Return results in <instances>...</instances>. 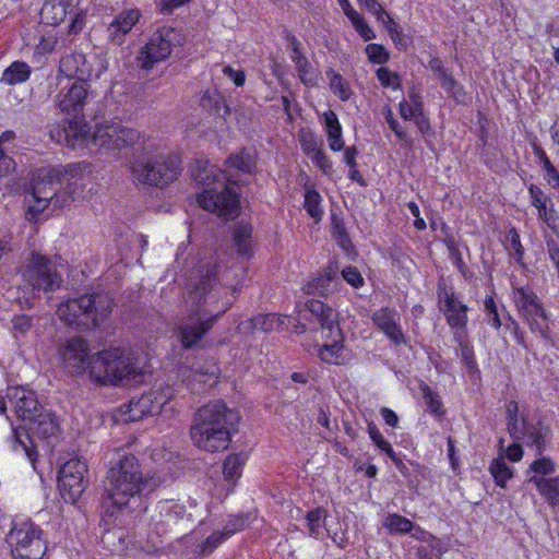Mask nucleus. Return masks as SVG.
I'll return each instance as SVG.
<instances>
[{"label": "nucleus", "instance_id": "1", "mask_svg": "<svg viewBox=\"0 0 559 559\" xmlns=\"http://www.w3.org/2000/svg\"><path fill=\"white\" fill-rule=\"evenodd\" d=\"M5 397L16 417L28 421V428H12L10 447L15 453L24 455L36 469L38 451L33 437L48 439L56 436L59 431L57 418L39 402L37 392L28 385H9Z\"/></svg>", "mask_w": 559, "mask_h": 559}, {"label": "nucleus", "instance_id": "2", "mask_svg": "<svg viewBox=\"0 0 559 559\" xmlns=\"http://www.w3.org/2000/svg\"><path fill=\"white\" fill-rule=\"evenodd\" d=\"M158 487L150 473H144L139 459L120 449L110 460L105 481V492L111 506L129 512H144L148 496Z\"/></svg>", "mask_w": 559, "mask_h": 559}, {"label": "nucleus", "instance_id": "3", "mask_svg": "<svg viewBox=\"0 0 559 559\" xmlns=\"http://www.w3.org/2000/svg\"><path fill=\"white\" fill-rule=\"evenodd\" d=\"M81 164H68L38 170L33 183L34 204L28 206L27 214L35 218L49 205L63 209L74 200V192L82 179Z\"/></svg>", "mask_w": 559, "mask_h": 559}, {"label": "nucleus", "instance_id": "4", "mask_svg": "<svg viewBox=\"0 0 559 559\" xmlns=\"http://www.w3.org/2000/svg\"><path fill=\"white\" fill-rule=\"evenodd\" d=\"M192 177L197 185L203 186V191L198 195L199 205L224 221H231L239 215L240 195L227 182L230 179L227 170L217 169L209 163H198L192 169Z\"/></svg>", "mask_w": 559, "mask_h": 559}, {"label": "nucleus", "instance_id": "5", "mask_svg": "<svg viewBox=\"0 0 559 559\" xmlns=\"http://www.w3.org/2000/svg\"><path fill=\"white\" fill-rule=\"evenodd\" d=\"M62 134L67 146L71 150L87 147L90 144L106 150H122L132 146L140 139L139 131L123 126L121 121L98 123L91 134L83 117H69Z\"/></svg>", "mask_w": 559, "mask_h": 559}, {"label": "nucleus", "instance_id": "6", "mask_svg": "<svg viewBox=\"0 0 559 559\" xmlns=\"http://www.w3.org/2000/svg\"><path fill=\"white\" fill-rule=\"evenodd\" d=\"M216 283V272L207 269L194 287L189 293V299L193 304L191 312L181 320L178 332L183 348L195 347L203 336L209 333L214 323L227 310V307L214 313L205 308L209 300L213 298L211 292Z\"/></svg>", "mask_w": 559, "mask_h": 559}, {"label": "nucleus", "instance_id": "7", "mask_svg": "<svg viewBox=\"0 0 559 559\" xmlns=\"http://www.w3.org/2000/svg\"><path fill=\"white\" fill-rule=\"evenodd\" d=\"M90 380L102 386H117L141 373L130 348L110 347L92 355L88 361Z\"/></svg>", "mask_w": 559, "mask_h": 559}, {"label": "nucleus", "instance_id": "8", "mask_svg": "<svg viewBox=\"0 0 559 559\" xmlns=\"http://www.w3.org/2000/svg\"><path fill=\"white\" fill-rule=\"evenodd\" d=\"M112 299L104 293L85 294L62 302L57 314L69 326L91 330L99 326L110 316Z\"/></svg>", "mask_w": 559, "mask_h": 559}, {"label": "nucleus", "instance_id": "9", "mask_svg": "<svg viewBox=\"0 0 559 559\" xmlns=\"http://www.w3.org/2000/svg\"><path fill=\"white\" fill-rule=\"evenodd\" d=\"M180 171L181 160L175 154L139 157L131 165L135 182L159 189L175 181Z\"/></svg>", "mask_w": 559, "mask_h": 559}, {"label": "nucleus", "instance_id": "10", "mask_svg": "<svg viewBox=\"0 0 559 559\" xmlns=\"http://www.w3.org/2000/svg\"><path fill=\"white\" fill-rule=\"evenodd\" d=\"M43 535L31 520L13 521L5 542L14 559H41L47 550Z\"/></svg>", "mask_w": 559, "mask_h": 559}, {"label": "nucleus", "instance_id": "11", "mask_svg": "<svg viewBox=\"0 0 559 559\" xmlns=\"http://www.w3.org/2000/svg\"><path fill=\"white\" fill-rule=\"evenodd\" d=\"M185 36L180 31L163 26L157 29L148 39L146 45L141 49L136 58L141 69L152 70L154 66L166 60L174 47L182 46Z\"/></svg>", "mask_w": 559, "mask_h": 559}, {"label": "nucleus", "instance_id": "12", "mask_svg": "<svg viewBox=\"0 0 559 559\" xmlns=\"http://www.w3.org/2000/svg\"><path fill=\"white\" fill-rule=\"evenodd\" d=\"M23 277L33 290L51 292L59 288L62 283V277L57 272L55 263L38 252L32 253Z\"/></svg>", "mask_w": 559, "mask_h": 559}, {"label": "nucleus", "instance_id": "13", "mask_svg": "<svg viewBox=\"0 0 559 559\" xmlns=\"http://www.w3.org/2000/svg\"><path fill=\"white\" fill-rule=\"evenodd\" d=\"M239 420L240 415L236 409L217 400L200 407L193 416L192 425L238 432Z\"/></svg>", "mask_w": 559, "mask_h": 559}, {"label": "nucleus", "instance_id": "14", "mask_svg": "<svg viewBox=\"0 0 559 559\" xmlns=\"http://www.w3.org/2000/svg\"><path fill=\"white\" fill-rule=\"evenodd\" d=\"M86 472V463L78 457L67 461L61 466L58 473V488L66 502H76L84 492L87 485L84 477Z\"/></svg>", "mask_w": 559, "mask_h": 559}, {"label": "nucleus", "instance_id": "15", "mask_svg": "<svg viewBox=\"0 0 559 559\" xmlns=\"http://www.w3.org/2000/svg\"><path fill=\"white\" fill-rule=\"evenodd\" d=\"M437 297L440 310L453 334L467 332L468 307L457 299L453 287L448 286L444 280H440L437 284Z\"/></svg>", "mask_w": 559, "mask_h": 559}, {"label": "nucleus", "instance_id": "16", "mask_svg": "<svg viewBox=\"0 0 559 559\" xmlns=\"http://www.w3.org/2000/svg\"><path fill=\"white\" fill-rule=\"evenodd\" d=\"M171 395L158 391H150L139 397H133L128 405L120 407L122 420L133 423L145 416H154L162 412Z\"/></svg>", "mask_w": 559, "mask_h": 559}, {"label": "nucleus", "instance_id": "17", "mask_svg": "<svg viewBox=\"0 0 559 559\" xmlns=\"http://www.w3.org/2000/svg\"><path fill=\"white\" fill-rule=\"evenodd\" d=\"M87 80H74L63 86L56 96V105L68 117H83V109L90 95Z\"/></svg>", "mask_w": 559, "mask_h": 559}, {"label": "nucleus", "instance_id": "18", "mask_svg": "<svg viewBox=\"0 0 559 559\" xmlns=\"http://www.w3.org/2000/svg\"><path fill=\"white\" fill-rule=\"evenodd\" d=\"M60 356L64 370L73 377L83 376L90 372L88 361V344L80 337L69 338L60 348Z\"/></svg>", "mask_w": 559, "mask_h": 559}, {"label": "nucleus", "instance_id": "19", "mask_svg": "<svg viewBox=\"0 0 559 559\" xmlns=\"http://www.w3.org/2000/svg\"><path fill=\"white\" fill-rule=\"evenodd\" d=\"M236 432L219 428L192 425L190 438L192 443L200 450L215 453L226 450L229 447L233 435Z\"/></svg>", "mask_w": 559, "mask_h": 559}, {"label": "nucleus", "instance_id": "20", "mask_svg": "<svg viewBox=\"0 0 559 559\" xmlns=\"http://www.w3.org/2000/svg\"><path fill=\"white\" fill-rule=\"evenodd\" d=\"M372 323L381 331L393 345H407L408 340L405 336L400 320V313L389 307H382L374 311L371 316Z\"/></svg>", "mask_w": 559, "mask_h": 559}, {"label": "nucleus", "instance_id": "21", "mask_svg": "<svg viewBox=\"0 0 559 559\" xmlns=\"http://www.w3.org/2000/svg\"><path fill=\"white\" fill-rule=\"evenodd\" d=\"M512 299L523 321H526L527 318L544 316L546 309L540 298L530 286H515L512 284Z\"/></svg>", "mask_w": 559, "mask_h": 559}, {"label": "nucleus", "instance_id": "22", "mask_svg": "<svg viewBox=\"0 0 559 559\" xmlns=\"http://www.w3.org/2000/svg\"><path fill=\"white\" fill-rule=\"evenodd\" d=\"M341 286L342 281L337 276V267L330 264L318 276L305 283L302 292L306 295H318L326 298L338 292Z\"/></svg>", "mask_w": 559, "mask_h": 559}, {"label": "nucleus", "instance_id": "23", "mask_svg": "<svg viewBox=\"0 0 559 559\" xmlns=\"http://www.w3.org/2000/svg\"><path fill=\"white\" fill-rule=\"evenodd\" d=\"M141 12L138 9L122 10L107 26V39L114 46H121L126 43V36L139 22Z\"/></svg>", "mask_w": 559, "mask_h": 559}, {"label": "nucleus", "instance_id": "24", "mask_svg": "<svg viewBox=\"0 0 559 559\" xmlns=\"http://www.w3.org/2000/svg\"><path fill=\"white\" fill-rule=\"evenodd\" d=\"M521 432L523 438L520 441H523L530 448H534L537 455H543L551 436L550 427L542 420L530 423L526 418H523V429Z\"/></svg>", "mask_w": 559, "mask_h": 559}, {"label": "nucleus", "instance_id": "25", "mask_svg": "<svg viewBox=\"0 0 559 559\" xmlns=\"http://www.w3.org/2000/svg\"><path fill=\"white\" fill-rule=\"evenodd\" d=\"M59 73L68 79L88 81L92 75V66L83 53L71 52L61 58Z\"/></svg>", "mask_w": 559, "mask_h": 559}, {"label": "nucleus", "instance_id": "26", "mask_svg": "<svg viewBox=\"0 0 559 559\" xmlns=\"http://www.w3.org/2000/svg\"><path fill=\"white\" fill-rule=\"evenodd\" d=\"M305 308L311 313L322 330H328L330 332L331 336L334 334V331L341 329L338 325L337 312L323 301L309 299L305 302Z\"/></svg>", "mask_w": 559, "mask_h": 559}, {"label": "nucleus", "instance_id": "27", "mask_svg": "<svg viewBox=\"0 0 559 559\" xmlns=\"http://www.w3.org/2000/svg\"><path fill=\"white\" fill-rule=\"evenodd\" d=\"M528 481L535 485L549 507L556 508L559 506V476L538 477L533 475Z\"/></svg>", "mask_w": 559, "mask_h": 559}, {"label": "nucleus", "instance_id": "28", "mask_svg": "<svg viewBox=\"0 0 559 559\" xmlns=\"http://www.w3.org/2000/svg\"><path fill=\"white\" fill-rule=\"evenodd\" d=\"M200 105L210 115L223 119L230 115V107L226 104L224 95L216 88L206 90L201 97Z\"/></svg>", "mask_w": 559, "mask_h": 559}, {"label": "nucleus", "instance_id": "29", "mask_svg": "<svg viewBox=\"0 0 559 559\" xmlns=\"http://www.w3.org/2000/svg\"><path fill=\"white\" fill-rule=\"evenodd\" d=\"M324 131L329 142V147L333 152H340L344 148L343 131L337 115L333 110H328L322 115Z\"/></svg>", "mask_w": 559, "mask_h": 559}, {"label": "nucleus", "instance_id": "30", "mask_svg": "<svg viewBox=\"0 0 559 559\" xmlns=\"http://www.w3.org/2000/svg\"><path fill=\"white\" fill-rule=\"evenodd\" d=\"M528 193L532 200V205L538 211L539 218L545 222L549 227L554 228L556 223L555 210L551 206L547 209V203L550 199L544 193V191L534 183L528 187Z\"/></svg>", "mask_w": 559, "mask_h": 559}, {"label": "nucleus", "instance_id": "31", "mask_svg": "<svg viewBox=\"0 0 559 559\" xmlns=\"http://www.w3.org/2000/svg\"><path fill=\"white\" fill-rule=\"evenodd\" d=\"M390 460L393 462L399 472L406 479L409 489L417 488L419 484V476L424 475L425 467L417 462L408 461L405 463L402 457L394 451Z\"/></svg>", "mask_w": 559, "mask_h": 559}, {"label": "nucleus", "instance_id": "32", "mask_svg": "<svg viewBox=\"0 0 559 559\" xmlns=\"http://www.w3.org/2000/svg\"><path fill=\"white\" fill-rule=\"evenodd\" d=\"M336 335L338 338H334L331 344H324L319 347L318 356L319 358L329 365H343L345 364L344 357V341L341 329H337Z\"/></svg>", "mask_w": 559, "mask_h": 559}, {"label": "nucleus", "instance_id": "33", "mask_svg": "<svg viewBox=\"0 0 559 559\" xmlns=\"http://www.w3.org/2000/svg\"><path fill=\"white\" fill-rule=\"evenodd\" d=\"M283 323L280 317L275 313L259 314L241 322L240 329L245 332L252 333L254 331L270 332L275 325Z\"/></svg>", "mask_w": 559, "mask_h": 559}, {"label": "nucleus", "instance_id": "34", "mask_svg": "<svg viewBox=\"0 0 559 559\" xmlns=\"http://www.w3.org/2000/svg\"><path fill=\"white\" fill-rule=\"evenodd\" d=\"M233 240L239 254L251 255L252 226L245 223L235 224L233 227Z\"/></svg>", "mask_w": 559, "mask_h": 559}, {"label": "nucleus", "instance_id": "35", "mask_svg": "<svg viewBox=\"0 0 559 559\" xmlns=\"http://www.w3.org/2000/svg\"><path fill=\"white\" fill-rule=\"evenodd\" d=\"M419 392L431 415L441 420L445 415V408L440 395L433 391L425 381L418 384Z\"/></svg>", "mask_w": 559, "mask_h": 559}, {"label": "nucleus", "instance_id": "36", "mask_svg": "<svg viewBox=\"0 0 559 559\" xmlns=\"http://www.w3.org/2000/svg\"><path fill=\"white\" fill-rule=\"evenodd\" d=\"M530 331L534 334H537L546 344L555 345V336L550 329V319L547 311H544V316H536L533 318H527L524 321Z\"/></svg>", "mask_w": 559, "mask_h": 559}, {"label": "nucleus", "instance_id": "37", "mask_svg": "<svg viewBox=\"0 0 559 559\" xmlns=\"http://www.w3.org/2000/svg\"><path fill=\"white\" fill-rule=\"evenodd\" d=\"M31 72L26 62L14 61L3 71L0 82L7 85L20 84L29 79Z\"/></svg>", "mask_w": 559, "mask_h": 559}, {"label": "nucleus", "instance_id": "38", "mask_svg": "<svg viewBox=\"0 0 559 559\" xmlns=\"http://www.w3.org/2000/svg\"><path fill=\"white\" fill-rule=\"evenodd\" d=\"M507 414V430L513 441H520L523 438L521 432L523 429V418H519V404L515 401H510L506 407Z\"/></svg>", "mask_w": 559, "mask_h": 559}, {"label": "nucleus", "instance_id": "39", "mask_svg": "<svg viewBox=\"0 0 559 559\" xmlns=\"http://www.w3.org/2000/svg\"><path fill=\"white\" fill-rule=\"evenodd\" d=\"M228 169H237L243 174H251L255 166L254 157L246 150L231 154L225 162Z\"/></svg>", "mask_w": 559, "mask_h": 559}, {"label": "nucleus", "instance_id": "40", "mask_svg": "<svg viewBox=\"0 0 559 559\" xmlns=\"http://www.w3.org/2000/svg\"><path fill=\"white\" fill-rule=\"evenodd\" d=\"M290 59L295 64L298 78L300 79L302 84L307 86L317 85V76L305 53L300 52L297 55H290Z\"/></svg>", "mask_w": 559, "mask_h": 559}, {"label": "nucleus", "instance_id": "41", "mask_svg": "<svg viewBox=\"0 0 559 559\" xmlns=\"http://www.w3.org/2000/svg\"><path fill=\"white\" fill-rule=\"evenodd\" d=\"M325 74L330 81L329 85L332 93L341 100L347 102L353 95L349 83L332 68L328 69Z\"/></svg>", "mask_w": 559, "mask_h": 559}, {"label": "nucleus", "instance_id": "42", "mask_svg": "<svg viewBox=\"0 0 559 559\" xmlns=\"http://www.w3.org/2000/svg\"><path fill=\"white\" fill-rule=\"evenodd\" d=\"M328 518L324 508L318 507L307 512L305 519L307 521L309 536L319 539L322 536V527Z\"/></svg>", "mask_w": 559, "mask_h": 559}, {"label": "nucleus", "instance_id": "43", "mask_svg": "<svg viewBox=\"0 0 559 559\" xmlns=\"http://www.w3.org/2000/svg\"><path fill=\"white\" fill-rule=\"evenodd\" d=\"M67 5L63 3H49V0H45V3L40 11L41 20L49 25L60 24L67 15Z\"/></svg>", "mask_w": 559, "mask_h": 559}, {"label": "nucleus", "instance_id": "44", "mask_svg": "<svg viewBox=\"0 0 559 559\" xmlns=\"http://www.w3.org/2000/svg\"><path fill=\"white\" fill-rule=\"evenodd\" d=\"M383 526L390 532V534H408L414 530V523L397 513H390L386 515Z\"/></svg>", "mask_w": 559, "mask_h": 559}, {"label": "nucleus", "instance_id": "45", "mask_svg": "<svg viewBox=\"0 0 559 559\" xmlns=\"http://www.w3.org/2000/svg\"><path fill=\"white\" fill-rule=\"evenodd\" d=\"M453 338L459 345L462 362L468 369H475L477 367V362L474 355V348L467 340V332L454 333Z\"/></svg>", "mask_w": 559, "mask_h": 559}, {"label": "nucleus", "instance_id": "46", "mask_svg": "<svg viewBox=\"0 0 559 559\" xmlns=\"http://www.w3.org/2000/svg\"><path fill=\"white\" fill-rule=\"evenodd\" d=\"M489 472L492 475L497 486L504 488L506 483L513 477L512 468L506 463L502 456H499L490 463Z\"/></svg>", "mask_w": 559, "mask_h": 559}, {"label": "nucleus", "instance_id": "47", "mask_svg": "<svg viewBox=\"0 0 559 559\" xmlns=\"http://www.w3.org/2000/svg\"><path fill=\"white\" fill-rule=\"evenodd\" d=\"M245 457L240 454H230L223 463V474L227 481H235L241 476Z\"/></svg>", "mask_w": 559, "mask_h": 559}, {"label": "nucleus", "instance_id": "48", "mask_svg": "<svg viewBox=\"0 0 559 559\" xmlns=\"http://www.w3.org/2000/svg\"><path fill=\"white\" fill-rule=\"evenodd\" d=\"M298 141L302 152L307 156H310L318 150L322 148V142L310 128H302L298 132Z\"/></svg>", "mask_w": 559, "mask_h": 559}, {"label": "nucleus", "instance_id": "49", "mask_svg": "<svg viewBox=\"0 0 559 559\" xmlns=\"http://www.w3.org/2000/svg\"><path fill=\"white\" fill-rule=\"evenodd\" d=\"M440 83L449 97L453 98L459 104L466 103L467 93L464 86L453 78L452 73Z\"/></svg>", "mask_w": 559, "mask_h": 559}, {"label": "nucleus", "instance_id": "50", "mask_svg": "<svg viewBox=\"0 0 559 559\" xmlns=\"http://www.w3.org/2000/svg\"><path fill=\"white\" fill-rule=\"evenodd\" d=\"M332 236L342 249L348 251L353 247L343 219L335 214L332 215Z\"/></svg>", "mask_w": 559, "mask_h": 559}, {"label": "nucleus", "instance_id": "51", "mask_svg": "<svg viewBox=\"0 0 559 559\" xmlns=\"http://www.w3.org/2000/svg\"><path fill=\"white\" fill-rule=\"evenodd\" d=\"M225 540H227L226 536L221 531H215L197 547L194 552L200 557H207Z\"/></svg>", "mask_w": 559, "mask_h": 559}, {"label": "nucleus", "instance_id": "52", "mask_svg": "<svg viewBox=\"0 0 559 559\" xmlns=\"http://www.w3.org/2000/svg\"><path fill=\"white\" fill-rule=\"evenodd\" d=\"M321 195L320 193L314 189H309L306 191L305 194V209L308 212V214L314 218L317 222L321 221L323 211L321 209Z\"/></svg>", "mask_w": 559, "mask_h": 559}, {"label": "nucleus", "instance_id": "53", "mask_svg": "<svg viewBox=\"0 0 559 559\" xmlns=\"http://www.w3.org/2000/svg\"><path fill=\"white\" fill-rule=\"evenodd\" d=\"M485 321L495 330L502 326V319L498 306L492 296H487L484 300Z\"/></svg>", "mask_w": 559, "mask_h": 559}, {"label": "nucleus", "instance_id": "54", "mask_svg": "<svg viewBox=\"0 0 559 559\" xmlns=\"http://www.w3.org/2000/svg\"><path fill=\"white\" fill-rule=\"evenodd\" d=\"M367 431L369 435V438L371 439L372 443L382 452H384L388 456L393 454L394 450L391 445V443L384 439L382 433L380 432L379 428L373 421L367 423Z\"/></svg>", "mask_w": 559, "mask_h": 559}, {"label": "nucleus", "instance_id": "55", "mask_svg": "<svg viewBox=\"0 0 559 559\" xmlns=\"http://www.w3.org/2000/svg\"><path fill=\"white\" fill-rule=\"evenodd\" d=\"M384 119L389 124V128L394 132L399 141L405 145H412L413 140L409 134L401 127L400 122L394 118L393 111L390 107L384 109Z\"/></svg>", "mask_w": 559, "mask_h": 559}, {"label": "nucleus", "instance_id": "56", "mask_svg": "<svg viewBox=\"0 0 559 559\" xmlns=\"http://www.w3.org/2000/svg\"><path fill=\"white\" fill-rule=\"evenodd\" d=\"M504 329L511 333L519 346L526 350L528 349V345L525 340V332L510 313L504 316Z\"/></svg>", "mask_w": 559, "mask_h": 559}, {"label": "nucleus", "instance_id": "57", "mask_svg": "<svg viewBox=\"0 0 559 559\" xmlns=\"http://www.w3.org/2000/svg\"><path fill=\"white\" fill-rule=\"evenodd\" d=\"M506 247L508 250L512 251L511 254L515 259V261L522 264L524 248L521 243L520 235L514 227L508 231Z\"/></svg>", "mask_w": 559, "mask_h": 559}, {"label": "nucleus", "instance_id": "58", "mask_svg": "<svg viewBox=\"0 0 559 559\" xmlns=\"http://www.w3.org/2000/svg\"><path fill=\"white\" fill-rule=\"evenodd\" d=\"M530 469L538 477H547L555 473L556 464L550 457L542 456L531 463Z\"/></svg>", "mask_w": 559, "mask_h": 559}, {"label": "nucleus", "instance_id": "59", "mask_svg": "<svg viewBox=\"0 0 559 559\" xmlns=\"http://www.w3.org/2000/svg\"><path fill=\"white\" fill-rule=\"evenodd\" d=\"M368 60L374 64H384L390 59V52L379 44H368L365 48Z\"/></svg>", "mask_w": 559, "mask_h": 559}, {"label": "nucleus", "instance_id": "60", "mask_svg": "<svg viewBox=\"0 0 559 559\" xmlns=\"http://www.w3.org/2000/svg\"><path fill=\"white\" fill-rule=\"evenodd\" d=\"M376 74L383 87H391L393 90L401 88V78L396 72H392L388 68L381 67L377 70Z\"/></svg>", "mask_w": 559, "mask_h": 559}, {"label": "nucleus", "instance_id": "61", "mask_svg": "<svg viewBox=\"0 0 559 559\" xmlns=\"http://www.w3.org/2000/svg\"><path fill=\"white\" fill-rule=\"evenodd\" d=\"M311 162L326 176H331L334 171L333 163L323 148L318 150L310 156Z\"/></svg>", "mask_w": 559, "mask_h": 559}, {"label": "nucleus", "instance_id": "62", "mask_svg": "<svg viewBox=\"0 0 559 559\" xmlns=\"http://www.w3.org/2000/svg\"><path fill=\"white\" fill-rule=\"evenodd\" d=\"M32 326L33 318L31 316L19 314L12 319V331L16 338L26 335Z\"/></svg>", "mask_w": 559, "mask_h": 559}, {"label": "nucleus", "instance_id": "63", "mask_svg": "<svg viewBox=\"0 0 559 559\" xmlns=\"http://www.w3.org/2000/svg\"><path fill=\"white\" fill-rule=\"evenodd\" d=\"M341 274L343 280L354 288H360L365 284V280L356 266L348 265L342 270Z\"/></svg>", "mask_w": 559, "mask_h": 559}, {"label": "nucleus", "instance_id": "64", "mask_svg": "<svg viewBox=\"0 0 559 559\" xmlns=\"http://www.w3.org/2000/svg\"><path fill=\"white\" fill-rule=\"evenodd\" d=\"M246 521L247 518L243 515L234 516L229 521H227V523L224 525L221 532L228 539L230 536L245 528Z\"/></svg>", "mask_w": 559, "mask_h": 559}]
</instances>
